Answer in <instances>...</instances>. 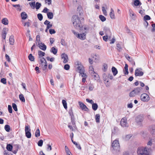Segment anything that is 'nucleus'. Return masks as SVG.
I'll return each instance as SVG.
<instances>
[{
  "label": "nucleus",
  "mask_w": 155,
  "mask_h": 155,
  "mask_svg": "<svg viewBox=\"0 0 155 155\" xmlns=\"http://www.w3.org/2000/svg\"><path fill=\"white\" fill-rule=\"evenodd\" d=\"M103 77L104 80L105 81H106L107 82H109L108 75L107 76L104 74L103 75Z\"/></svg>",
  "instance_id": "obj_29"
},
{
  "label": "nucleus",
  "mask_w": 155,
  "mask_h": 155,
  "mask_svg": "<svg viewBox=\"0 0 155 155\" xmlns=\"http://www.w3.org/2000/svg\"><path fill=\"white\" fill-rule=\"evenodd\" d=\"M78 103L80 107L82 109V110H84L87 111H88V108L83 103L80 101H79L78 102Z\"/></svg>",
  "instance_id": "obj_10"
},
{
  "label": "nucleus",
  "mask_w": 155,
  "mask_h": 155,
  "mask_svg": "<svg viewBox=\"0 0 155 155\" xmlns=\"http://www.w3.org/2000/svg\"><path fill=\"white\" fill-rule=\"evenodd\" d=\"M37 46H38L40 49L44 51H45L47 48L46 46L42 42H41L39 44L37 45Z\"/></svg>",
  "instance_id": "obj_12"
},
{
  "label": "nucleus",
  "mask_w": 155,
  "mask_h": 155,
  "mask_svg": "<svg viewBox=\"0 0 155 155\" xmlns=\"http://www.w3.org/2000/svg\"><path fill=\"white\" fill-rule=\"evenodd\" d=\"M117 49L119 51H120L121 50H122V48L121 47L120 45L119 44H117Z\"/></svg>",
  "instance_id": "obj_46"
},
{
  "label": "nucleus",
  "mask_w": 155,
  "mask_h": 155,
  "mask_svg": "<svg viewBox=\"0 0 155 155\" xmlns=\"http://www.w3.org/2000/svg\"><path fill=\"white\" fill-rule=\"evenodd\" d=\"M50 51L52 53L54 54H56L58 51L57 49L55 48L54 47H53L51 49Z\"/></svg>",
  "instance_id": "obj_22"
},
{
  "label": "nucleus",
  "mask_w": 155,
  "mask_h": 155,
  "mask_svg": "<svg viewBox=\"0 0 155 155\" xmlns=\"http://www.w3.org/2000/svg\"><path fill=\"white\" fill-rule=\"evenodd\" d=\"M9 41L10 45H12L14 44L15 40L14 38V36L12 35H11L10 37Z\"/></svg>",
  "instance_id": "obj_20"
},
{
  "label": "nucleus",
  "mask_w": 155,
  "mask_h": 155,
  "mask_svg": "<svg viewBox=\"0 0 155 155\" xmlns=\"http://www.w3.org/2000/svg\"><path fill=\"white\" fill-rule=\"evenodd\" d=\"M123 71L125 74H128L129 73L128 71V65L127 64H125V66L124 69L123 70Z\"/></svg>",
  "instance_id": "obj_16"
},
{
  "label": "nucleus",
  "mask_w": 155,
  "mask_h": 155,
  "mask_svg": "<svg viewBox=\"0 0 155 155\" xmlns=\"http://www.w3.org/2000/svg\"><path fill=\"white\" fill-rule=\"evenodd\" d=\"M65 149L66 152L67 154V155H68V154L71 155V153L70 152L68 147L67 146H65Z\"/></svg>",
  "instance_id": "obj_43"
},
{
  "label": "nucleus",
  "mask_w": 155,
  "mask_h": 155,
  "mask_svg": "<svg viewBox=\"0 0 155 155\" xmlns=\"http://www.w3.org/2000/svg\"><path fill=\"white\" fill-rule=\"evenodd\" d=\"M99 18H100V19L102 21H104L106 20V18L105 17H104V16H103L102 15H99Z\"/></svg>",
  "instance_id": "obj_45"
},
{
  "label": "nucleus",
  "mask_w": 155,
  "mask_h": 155,
  "mask_svg": "<svg viewBox=\"0 0 155 155\" xmlns=\"http://www.w3.org/2000/svg\"><path fill=\"white\" fill-rule=\"evenodd\" d=\"M6 34L7 33L6 32V31H3L2 34V37L4 39H5Z\"/></svg>",
  "instance_id": "obj_54"
},
{
  "label": "nucleus",
  "mask_w": 155,
  "mask_h": 155,
  "mask_svg": "<svg viewBox=\"0 0 155 155\" xmlns=\"http://www.w3.org/2000/svg\"><path fill=\"white\" fill-rule=\"evenodd\" d=\"M60 42L62 45L63 46H64L65 45V42L64 41V40L63 39H61Z\"/></svg>",
  "instance_id": "obj_63"
},
{
  "label": "nucleus",
  "mask_w": 155,
  "mask_h": 155,
  "mask_svg": "<svg viewBox=\"0 0 155 155\" xmlns=\"http://www.w3.org/2000/svg\"><path fill=\"white\" fill-rule=\"evenodd\" d=\"M137 153L138 155H149V150L146 147H139L137 150Z\"/></svg>",
  "instance_id": "obj_3"
},
{
  "label": "nucleus",
  "mask_w": 155,
  "mask_h": 155,
  "mask_svg": "<svg viewBox=\"0 0 155 155\" xmlns=\"http://www.w3.org/2000/svg\"><path fill=\"white\" fill-rule=\"evenodd\" d=\"M70 66L68 64H66L64 65V69L66 70H69L70 68Z\"/></svg>",
  "instance_id": "obj_56"
},
{
  "label": "nucleus",
  "mask_w": 155,
  "mask_h": 155,
  "mask_svg": "<svg viewBox=\"0 0 155 155\" xmlns=\"http://www.w3.org/2000/svg\"><path fill=\"white\" fill-rule=\"evenodd\" d=\"M104 30L105 31L106 35L109 36V37H110L111 36V33L110 29L108 28L105 27L104 28Z\"/></svg>",
  "instance_id": "obj_13"
},
{
  "label": "nucleus",
  "mask_w": 155,
  "mask_h": 155,
  "mask_svg": "<svg viewBox=\"0 0 155 155\" xmlns=\"http://www.w3.org/2000/svg\"><path fill=\"white\" fill-rule=\"evenodd\" d=\"M91 75L93 77V78L95 79V80H98L99 78L97 77V74L95 72H94L93 73L91 74Z\"/></svg>",
  "instance_id": "obj_26"
},
{
  "label": "nucleus",
  "mask_w": 155,
  "mask_h": 155,
  "mask_svg": "<svg viewBox=\"0 0 155 155\" xmlns=\"http://www.w3.org/2000/svg\"><path fill=\"white\" fill-rule=\"evenodd\" d=\"M38 54L40 58V57H43L44 56L45 54V52H43L41 51H38Z\"/></svg>",
  "instance_id": "obj_33"
},
{
  "label": "nucleus",
  "mask_w": 155,
  "mask_h": 155,
  "mask_svg": "<svg viewBox=\"0 0 155 155\" xmlns=\"http://www.w3.org/2000/svg\"><path fill=\"white\" fill-rule=\"evenodd\" d=\"M13 148L12 146L10 144H7L6 149L9 151H12Z\"/></svg>",
  "instance_id": "obj_24"
},
{
  "label": "nucleus",
  "mask_w": 155,
  "mask_h": 155,
  "mask_svg": "<svg viewBox=\"0 0 155 155\" xmlns=\"http://www.w3.org/2000/svg\"><path fill=\"white\" fill-rule=\"evenodd\" d=\"M112 71L114 76H115L117 73V69L114 67H113L112 68Z\"/></svg>",
  "instance_id": "obj_23"
},
{
  "label": "nucleus",
  "mask_w": 155,
  "mask_h": 155,
  "mask_svg": "<svg viewBox=\"0 0 155 155\" xmlns=\"http://www.w3.org/2000/svg\"><path fill=\"white\" fill-rule=\"evenodd\" d=\"M47 16L48 18L50 19H52L53 17V14L52 12H48L47 13Z\"/></svg>",
  "instance_id": "obj_25"
},
{
  "label": "nucleus",
  "mask_w": 155,
  "mask_h": 155,
  "mask_svg": "<svg viewBox=\"0 0 155 155\" xmlns=\"http://www.w3.org/2000/svg\"><path fill=\"white\" fill-rule=\"evenodd\" d=\"M120 124L123 127H128V126L127 123V119L125 118H123L121 119Z\"/></svg>",
  "instance_id": "obj_8"
},
{
  "label": "nucleus",
  "mask_w": 155,
  "mask_h": 155,
  "mask_svg": "<svg viewBox=\"0 0 155 155\" xmlns=\"http://www.w3.org/2000/svg\"><path fill=\"white\" fill-rule=\"evenodd\" d=\"M125 57L130 62L132 63H134V65H135V63L133 59L131 58L128 54H127L125 56Z\"/></svg>",
  "instance_id": "obj_17"
},
{
  "label": "nucleus",
  "mask_w": 155,
  "mask_h": 155,
  "mask_svg": "<svg viewBox=\"0 0 155 155\" xmlns=\"http://www.w3.org/2000/svg\"><path fill=\"white\" fill-rule=\"evenodd\" d=\"M72 32L76 37L81 40H84L86 38V32L81 34H79L74 30H72Z\"/></svg>",
  "instance_id": "obj_4"
},
{
  "label": "nucleus",
  "mask_w": 155,
  "mask_h": 155,
  "mask_svg": "<svg viewBox=\"0 0 155 155\" xmlns=\"http://www.w3.org/2000/svg\"><path fill=\"white\" fill-rule=\"evenodd\" d=\"M25 134L26 137L28 138H31V131L30 127L28 125H25Z\"/></svg>",
  "instance_id": "obj_5"
},
{
  "label": "nucleus",
  "mask_w": 155,
  "mask_h": 155,
  "mask_svg": "<svg viewBox=\"0 0 155 155\" xmlns=\"http://www.w3.org/2000/svg\"><path fill=\"white\" fill-rule=\"evenodd\" d=\"M43 141L42 140H39L38 143V145L39 147H41L42 146Z\"/></svg>",
  "instance_id": "obj_51"
},
{
  "label": "nucleus",
  "mask_w": 155,
  "mask_h": 155,
  "mask_svg": "<svg viewBox=\"0 0 155 155\" xmlns=\"http://www.w3.org/2000/svg\"><path fill=\"white\" fill-rule=\"evenodd\" d=\"M12 107L14 110L16 111H18V109L17 108V105L15 103H13L12 104Z\"/></svg>",
  "instance_id": "obj_48"
},
{
  "label": "nucleus",
  "mask_w": 155,
  "mask_h": 155,
  "mask_svg": "<svg viewBox=\"0 0 155 155\" xmlns=\"http://www.w3.org/2000/svg\"><path fill=\"white\" fill-rule=\"evenodd\" d=\"M110 15L111 19H115V17L114 14V11L112 8H111L110 9Z\"/></svg>",
  "instance_id": "obj_19"
},
{
  "label": "nucleus",
  "mask_w": 155,
  "mask_h": 155,
  "mask_svg": "<svg viewBox=\"0 0 155 155\" xmlns=\"http://www.w3.org/2000/svg\"><path fill=\"white\" fill-rule=\"evenodd\" d=\"M89 73L91 74L95 72L94 71V69L92 66H90L89 67Z\"/></svg>",
  "instance_id": "obj_41"
},
{
  "label": "nucleus",
  "mask_w": 155,
  "mask_h": 155,
  "mask_svg": "<svg viewBox=\"0 0 155 155\" xmlns=\"http://www.w3.org/2000/svg\"><path fill=\"white\" fill-rule=\"evenodd\" d=\"M144 19L145 20H150V17L148 15H146L144 17Z\"/></svg>",
  "instance_id": "obj_59"
},
{
  "label": "nucleus",
  "mask_w": 155,
  "mask_h": 155,
  "mask_svg": "<svg viewBox=\"0 0 155 155\" xmlns=\"http://www.w3.org/2000/svg\"><path fill=\"white\" fill-rule=\"evenodd\" d=\"M136 95H137L135 94L134 91L133 90L129 93V96L130 97H134Z\"/></svg>",
  "instance_id": "obj_37"
},
{
  "label": "nucleus",
  "mask_w": 155,
  "mask_h": 155,
  "mask_svg": "<svg viewBox=\"0 0 155 155\" xmlns=\"http://www.w3.org/2000/svg\"><path fill=\"white\" fill-rule=\"evenodd\" d=\"M2 22L5 25H7L8 24V21L6 18H4L2 19Z\"/></svg>",
  "instance_id": "obj_34"
},
{
  "label": "nucleus",
  "mask_w": 155,
  "mask_h": 155,
  "mask_svg": "<svg viewBox=\"0 0 155 155\" xmlns=\"http://www.w3.org/2000/svg\"><path fill=\"white\" fill-rule=\"evenodd\" d=\"M40 37L39 35H37L36 38V43L37 45L40 44Z\"/></svg>",
  "instance_id": "obj_21"
},
{
  "label": "nucleus",
  "mask_w": 155,
  "mask_h": 155,
  "mask_svg": "<svg viewBox=\"0 0 155 155\" xmlns=\"http://www.w3.org/2000/svg\"><path fill=\"white\" fill-rule=\"evenodd\" d=\"M140 100L143 102H148L150 100V97L147 94L143 93L140 96Z\"/></svg>",
  "instance_id": "obj_6"
},
{
  "label": "nucleus",
  "mask_w": 155,
  "mask_h": 155,
  "mask_svg": "<svg viewBox=\"0 0 155 155\" xmlns=\"http://www.w3.org/2000/svg\"><path fill=\"white\" fill-rule=\"evenodd\" d=\"M102 10L104 14L106 16L107 15V12L105 8L104 7H102Z\"/></svg>",
  "instance_id": "obj_53"
},
{
  "label": "nucleus",
  "mask_w": 155,
  "mask_h": 155,
  "mask_svg": "<svg viewBox=\"0 0 155 155\" xmlns=\"http://www.w3.org/2000/svg\"><path fill=\"white\" fill-rule=\"evenodd\" d=\"M72 21L74 26L76 28H81V22L79 17L76 15H74L72 17Z\"/></svg>",
  "instance_id": "obj_2"
},
{
  "label": "nucleus",
  "mask_w": 155,
  "mask_h": 155,
  "mask_svg": "<svg viewBox=\"0 0 155 155\" xmlns=\"http://www.w3.org/2000/svg\"><path fill=\"white\" fill-rule=\"evenodd\" d=\"M45 61H46L45 59L44 58L42 57L41 58H40V61L41 63L42 64V66H43V64H44L45 62Z\"/></svg>",
  "instance_id": "obj_50"
},
{
  "label": "nucleus",
  "mask_w": 155,
  "mask_h": 155,
  "mask_svg": "<svg viewBox=\"0 0 155 155\" xmlns=\"http://www.w3.org/2000/svg\"><path fill=\"white\" fill-rule=\"evenodd\" d=\"M40 136V132L39 129H37L35 133V136L36 137H38Z\"/></svg>",
  "instance_id": "obj_27"
},
{
  "label": "nucleus",
  "mask_w": 155,
  "mask_h": 155,
  "mask_svg": "<svg viewBox=\"0 0 155 155\" xmlns=\"http://www.w3.org/2000/svg\"><path fill=\"white\" fill-rule=\"evenodd\" d=\"M74 144L76 145V147L78 149L80 150L81 149V147L80 144L77 143L76 142L74 143Z\"/></svg>",
  "instance_id": "obj_57"
},
{
  "label": "nucleus",
  "mask_w": 155,
  "mask_h": 155,
  "mask_svg": "<svg viewBox=\"0 0 155 155\" xmlns=\"http://www.w3.org/2000/svg\"><path fill=\"white\" fill-rule=\"evenodd\" d=\"M20 100L22 102H25V99L23 94H21L19 95Z\"/></svg>",
  "instance_id": "obj_31"
},
{
  "label": "nucleus",
  "mask_w": 155,
  "mask_h": 155,
  "mask_svg": "<svg viewBox=\"0 0 155 155\" xmlns=\"http://www.w3.org/2000/svg\"><path fill=\"white\" fill-rule=\"evenodd\" d=\"M99 56L96 54H94L93 56V58L94 59L95 62H97L99 59Z\"/></svg>",
  "instance_id": "obj_35"
},
{
  "label": "nucleus",
  "mask_w": 155,
  "mask_h": 155,
  "mask_svg": "<svg viewBox=\"0 0 155 155\" xmlns=\"http://www.w3.org/2000/svg\"><path fill=\"white\" fill-rule=\"evenodd\" d=\"M103 70L104 71H106L107 68V64H104L103 65Z\"/></svg>",
  "instance_id": "obj_49"
},
{
  "label": "nucleus",
  "mask_w": 155,
  "mask_h": 155,
  "mask_svg": "<svg viewBox=\"0 0 155 155\" xmlns=\"http://www.w3.org/2000/svg\"><path fill=\"white\" fill-rule=\"evenodd\" d=\"M142 120L143 117L141 116H138L136 118L135 121L138 124H140Z\"/></svg>",
  "instance_id": "obj_11"
},
{
  "label": "nucleus",
  "mask_w": 155,
  "mask_h": 155,
  "mask_svg": "<svg viewBox=\"0 0 155 155\" xmlns=\"http://www.w3.org/2000/svg\"><path fill=\"white\" fill-rule=\"evenodd\" d=\"M75 64L76 65H78V66H79L80 65H81L82 64L80 61H77L75 62Z\"/></svg>",
  "instance_id": "obj_64"
},
{
  "label": "nucleus",
  "mask_w": 155,
  "mask_h": 155,
  "mask_svg": "<svg viewBox=\"0 0 155 155\" xmlns=\"http://www.w3.org/2000/svg\"><path fill=\"white\" fill-rule=\"evenodd\" d=\"M111 150L114 153L118 152L120 151V145L118 140H115L113 141L112 143Z\"/></svg>",
  "instance_id": "obj_1"
},
{
  "label": "nucleus",
  "mask_w": 155,
  "mask_h": 155,
  "mask_svg": "<svg viewBox=\"0 0 155 155\" xmlns=\"http://www.w3.org/2000/svg\"><path fill=\"white\" fill-rule=\"evenodd\" d=\"M42 66V69L43 70H45L47 68V63L46 61L45 62L44 64H43Z\"/></svg>",
  "instance_id": "obj_42"
},
{
  "label": "nucleus",
  "mask_w": 155,
  "mask_h": 155,
  "mask_svg": "<svg viewBox=\"0 0 155 155\" xmlns=\"http://www.w3.org/2000/svg\"><path fill=\"white\" fill-rule=\"evenodd\" d=\"M141 68H137L135 70V75L136 76H141L143 75V73Z\"/></svg>",
  "instance_id": "obj_7"
},
{
  "label": "nucleus",
  "mask_w": 155,
  "mask_h": 155,
  "mask_svg": "<svg viewBox=\"0 0 155 155\" xmlns=\"http://www.w3.org/2000/svg\"><path fill=\"white\" fill-rule=\"evenodd\" d=\"M62 103L64 108L65 109H67V104L66 101L64 100H63L62 101Z\"/></svg>",
  "instance_id": "obj_39"
},
{
  "label": "nucleus",
  "mask_w": 155,
  "mask_h": 155,
  "mask_svg": "<svg viewBox=\"0 0 155 155\" xmlns=\"http://www.w3.org/2000/svg\"><path fill=\"white\" fill-rule=\"evenodd\" d=\"M29 4L32 8L35 9V2H29Z\"/></svg>",
  "instance_id": "obj_40"
},
{
  "label": "nucleus",
  "mask_w": 155,
  "mask_h": 155,
  "mask_svg": "<svg viewBox=\"0 0 155 155\" xmlns=\"http://www.w3.org/2000/svg\"><path fill=\"white\" fill-rule=\"evenodd\" d=\"M41 4L38 2H37L35 4V8L36 9H39L41 6Z\"/></svg>",
  "instance_id": "obj_38"
},
{
  "label": "nucleus",
  "mask_w": 155,
  "mask_h": 155,
  "mask_svg": "<svg viewBox=\"0 0 155 155\" xmlns=\"http://www.w3.org/2000/svg\"><path fill=\"white\" fill-rule=\"evenodd\" d=\"M28 58L31 61H34V56H33L32 54H29L28 56Z\"/></svg>",
  "instance_id": "obj_30"
},
{
  "label": "nucleus",
  "mask_w": 155,
  "mask_h": 155,
  "mask_svg": "<svg viewBox=\"0 0 155 155\" xmlns=\"http://www.w3.org/2000/svg\"><path fill=\"white\" fill-rule=\"evenodd\" d=\"M132 136L130 135H127L125 137V139L126 140H129L131 137Z\"/></svg>",
  "instance_id": "obj_58"
},
{
  "label": "nucleus",
  "mask_w": 155,
  "mask_h": 155,
  "mask_svg": "<svg viewBox=\"0 0 155 155\" xmlns=\"http://www.w3.org/2000/svg\"><path fill=\"white\" fill-rule=\"evenodd\" d=\"M49 32L51 34H52L55 33V31L53 29H50L49 30Z\"/></svg>",
  "instance_id": "obj_60"
},
{
  "label": "nucleus",
  "mask_w": 155,
  "mask_h": 155,
  "mask_svg": "<svg viewBox=\"0 0 155 155\" xmlns=\"http://www.w3.org/2000/svg\"><path fill=\"white\" fill-rule=\"evenodd\" d=\"M78 70H79V73L82 72H84V67L82 64L78 66L77 67Z\"/></svg>",
  "instance_id": "obj_15"
},
{
  "label": "nucleus",
  "mask_w": 155,
  "mask_h": 155,
  "mask_svg": "<svg viewBox=\"0 0 155 155\" xmlns=\"http://www.w3.org/2000/svg\"><path fill=\"white\" fill-rule=\"evenodd\" d=\"M1 82L3 84H5L6 83V80L5 78L1 79Z\"/></svg>",
  "instance_id": "obj_61"
},
{
  "label": "nucleus",
  "mask_w": 155,
  "mask_h": 155,
  "mask_svg": "<svg viewBox=\"0 0 155 155\" xmlns=\"http://www.w3.org/2000/svg\"><path fill=\"white\" fill-rule=\"evenodd\" d=\"M38 18L40 21H41L43 19V16L41 14L39 13L37 15Z\"/></svg>",
  "instance_id": "obj_47"
},
{
  "label": "nucleus",
  "mask_w": 155,
  "mask_h": 155,
  "mask_svg": "<svg viewBox=\"0 0 155 155\" xmlns=\"http://www.w3.org/2000/svg\"><path fill=\"white\" fill-rule=\"evenodd\" d=\"M5 129L7 132H9L10 130V126L8 125H6L5 126Z\"/></svg>",
  "instance_id": "obj_44"
},
{
  "label": "nucleus",
  "mask_w": 155,
  "mask_h": 155,
  "mask_svg": "<svg viewBox=\"0 0 155 155\" xmlns=\"http://www.w3.org/2000/svg\"><path fill=\"white\" fill-rule=\"evenodd\" d=\"M98 108V105L97 103H93L92 104V108L94 110H96Z\"/></svg>",
  "instance_id": "obj_28"
},
{
  "label": "nucleus",
  "mask_w": 155,
  "mask_h": 155,
  "mask_svg": "<svg viewBox=\"0 0 155 155\" xmlns=\"http://www.w3.org/2000/svg\"><path fill=\"white\" fill-rule=\"evenodd\" d=\"M84 72H82L80 73V74L81 75V77L83 78H87V76L86 74L84 73Z\"/></svg>",
  "instance_id": "obj_52"
},
{
  "label": "nucleus",
  "mask_w": 155,
  "mask_h": 155,
  "mask_svg": "<svg viewBox=\"0 0 155 155\" xmlns=\"http://www.w3.org/2000/svg\"><path fill=\"white\" fill-rule=\"evenodd\" d=\"M100 115L99 114H97L95 117V120L97 123L100 122Z\"/></svg>",
  "instance_id": "obj_36"
},
{
  "label": "nucleus",
  "mask_w": 155,
  "mask_h": 155,
  "mask_svg": "<svg viewBox=\"0 0 155 155\" xmlns=\"http://www.w3.org/2000/svg\"><path fill=\"white\" fill-rule=\"evenodd\" d=\"M142 88L141 87H137L134 90L135 92L137 95H139L140 93V92Z\"/></svg>",
  "instance_id": "obj_14"
},
{
  "label": "nucleus",
  "mask_w": 155,
  "mask_h": 155,
  "mask_svg": "<svg viewBox=\"0 0 155 155\" xmlns=\"http://www.w3.org/2000/svg\"><path fill=\"white\" fill-rule=\"evenodd\" d=\"M21 18L22 19L25 20L28 17L27 14L25 12H21Z\"/></svg>",
  "instance_id": "obj_18"
},
{
  "label": "nucleus",
  "mask_w": 155,
  "mask_h": 155,
  "mask_svg": "<svg viewBox=\"0 0 155 155\" xmlns=\"http://www.w3.org/2000/svg\"><path fill=\"white\" fill-rule=\"evenodd\" d=\"M61 58L63 59V63H67L68 60V58L67 54L64 53L62 54L61 55Z\"/></svg>",
  "instance_id": "obj_9"
},
{
  "label": "nucleus",
  "mask_w": 155,
  "mask_h": 155,
  "mask_svg": "<svg viewBox=\"0 0 155 155\" xmlns=\"http://www.w3.org/2000/svg\"><path fill=\"white\" fill-rule=\"evenodd\" d=\"M134 4L135 6H138L141 4V3L139 1V0H135L134 2Z\"/></svg>",
  "instance_id": "obj_32"
},
{
  "label": "nucleus",
  "mask_w": 155,
  "mask_h": 155,
  "mask_svg": "<svg viewBox=\"0 0 155 155\" xmlns=\"http://www.w3.org/2000/svg\"><path fill=\"white\" fill-rule=\"evenodd\" d=\"M8 110L9 113H12V110L11 105H8Z\"/></svg>",
  "instance_id": "obj_55"
},
{
  "label": "nucleus",
  "mask_w": 155,
  "mask_h": 155,
  "mask_svg": "<svg viewBox=\"0 0 155 155\" xmlns=\"http://www.w3.org/2000/svg\"><path fill=\"white\" fill-rule=\"evenodd\" d=\"M86 101L87 102H89L92 104L94 103V101L92 100H90V99L88 98L86 99Z\"/></svg>",
  "instance_id": "obj_62"
}]
</instances>
